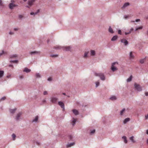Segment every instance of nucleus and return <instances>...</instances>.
I'll return each mask as SVG.
<instances>
[{
  "instance_id": "f257e3e1",
  "label": "nucleus",
  "mask_w": 148,
  "mask_h": 148,
  "mask_svg": "<svg viewBox=\"0 0 148 148\" xmlns=\"http://www.w3.org/2000/svg\"><path fill=\"white\" fill-rule=\"evenodd\" d=\"M95 76L99 77L103 81H104L105 79V77L103 73H95Z\"/></svg>"
},
{
  "instance_id": "f03ea898",
  "label": "nucleus",
  "mask_w": 148,
  "mask_h": 148,
  "mask_svg": "<svg viewBox=\"0 0 148 148\" xmlns=\"http://www.w3.org/2000/svg\"><path fill=\"white\" fill-rule=\"evenodd\" d=\"M118 64V63L117 62H114L112 63L111 67V69L113 72H114L117 70V68L115 66V65L116 64Z\"/></svg>"
},
{
  "instance_id": "7ed1b4c3",
  "label": "nucleus",
  "mask_w": 148,
  "mask_h": 148,
  "mask_svg": "<svg viewBox=\"0 0 148 148\" xmlns=\"http://www.w3.org/2000/svg\"><path fill=\"white\" fill-rule=\"evenodd\" d=\"M134 88L138 91H141L142 90V89L141 87L140 86V85L139 84H138L136 83H134Z\"/></svg>"
},
{
  "instance_id": "20e7f679",
  "label": "nucleus",
  "mask_w": 148,
  "mask_h": 148,
  "mask_svg": "<svg viewBox=\"0 0 148 148\" xmlns=\"http://www.w3.org/2000/svg\"><path fill=\"white\" fill-rule=\"evenodd\" d=\"M121 42L123 43L124 45L125 46H127L129 44V42L128 41L124 38L121 39Z\"/></svg>"
},
{
  "instance_id": "39448f33",
  "label": "nucleus",
  "mask_w": 148,
  "mask_h": 148,
  "mask_svg": "<svg viewBox=\"0 0 148 148\" xmlns=\"http://www.w3.org/2000/svg\"><path fill=\"white\" fill-rule=\"evenodd\" d=\"M18 6V5H17L15 4H9L8 5L9 8L11 10L13 9L14 8Z\"/></svg>"
},
{
  "instance_id": "423d86ee",
  "label": "nucleus",
  "mask_w": 148,
  "mask_h": 148,
  "mask_svg": "<svg viewBox=\"0 0 148 148\" xmlns=\"http://www.w3.org/2000/svg\"><path fill=\"white\" fill-rule=\"evenodd\" d=\"M22 115V113L21 112L17 114L16 116L15 119L16 121H18L20 120V117Z\"/></svg>"
},
{
  "instance_id": "0eeeda50",
  "label": "nucleus",
  "mask_w": 148,
  "mask_h": 148,
  "mask_svg": "<svg viewBox=\"0 0 148 148\" xmlns=\"http://www.w3.org/2000/svg\"><path fill=\"white\" fill-rule=\"evenodd\" d=\"M134 53V52L131 51L129 53V58L130 59L132 60L134 59L135 56L133 54V53Z\"/></svg>"
},
{
  "instance_id": "6e6552de",
  "label": "nucleus",
  "mask_w": 148,
  "mask_h": 148,
  "mask_svg": "<svg viewBox=\"0 0 148 148\" xmlns=\"http://www.w3.org/2000/svg\"><path fill=\"white\" fill-rule=\"evenodd\" d=\"M40 53V52L39 51H34L29 52V54H30L31 56L38 54Z\"/></svg>"
},
{
  "instance_id": "1a4fd4ad",
  "label": "nucleus",
  "mask_w": 148,
  "mask_h": 148,
  "mask_svg": "<svg viewBox=\"0 0 148 148\" xmlns=\"http://www.w3.org/2000/svg\"><path fill=\"white\" fill-rule=\"evenodd\" d=\"M58 100V98L56 97H53L51 98V101L53 103H56Z\"/></svg>"
},
{
  "instance_id": "9d476101",
  "label": "nucleus",
  "mask_w": 148,
  "mask_h": 148,
  "mask_svg": "<svg viewBox=\"0 0 148 148\" xmlns=\"http://www.w3.org/2000/svg\"><path fill=\"white\" fill-rule=\"evenodd\" d=\"M75 143L74 142L72 143H69L66 145V147H71V146L74 145H75Z\"/></svg>"
},
{
  "instance_id": "9b49d317",
  "label": "nucleus",
  "mask_w": 148,
  "mask_h": 148,
  "mask_svg": "<svg viewBox=\"0 0 148 148\" xmlns=\"http://www.w3.org/2000/svg\"><path fill=\"white\" fill-rule=\"evenodd\" d=\"M58 105L63 109H64V105L63 102L62 101H59L58 102Z\"/></svg>"
},
{
  "instance_id": "f8f14e48",
  "label": "nucleus",
  "mask_w": 148,
  "mask_h": 148,
  "mask_svg": "<svg viewBox=\"0 0 148 148\" xmlns=\"http://www.w3.org/2000/svg\"><path fill=\"white\" fill-rule=\"evenodd\" d=\"M68 139L69 141H74V136L72 135H69L68 136Z\"/></svg>"
},
{
  "instance_id": "ddd939ff",
  "label": "nucleus",
  "mask_w": 148,
  "mask_h": 148,
  "mask_svg": "<svg viewBox=\"0 0 148 148\" xmlns=\"http://www.w3.org/2000/svg\"><path fill=\"white\" fill-rule=\"evenodd\" d=\"M130 5V3L128 2H126L124 3L123 5L121 7V8L123 9L127 7Z\"/></svg>"
},
{
  "instance_id": "4468645a",
  "label": "nucleus",
  "mask_w": 148,
  "mask_h": 148,
  "mask_svg": "<svg viewBox=\"0 0 148 148\" xmlns=\"http://www.w3.org/2000/svg\"><path fill=\"white\" fill-rule=\"evenodd\" d=\"M35 1V0H29L28 1L27 3L29 5L32 6L33 5Z\"/></svg>"
},
{
  "instance_id": "2eb2a0df",
  "label": "nucleus",
  "mask_w": 148,
  "mask_h": 148,
  "mask_svg": "<svg viewBox=\"0 0 148 148\" xmlns=\"http://www.w3.org/2000/svg\"><path fill=\"white\" fill-rule=\"evenodd\" d=\"M108 31L110 33L112 34H114V32L110 26L109 27Z\"/></svg>"
},
{
  "instance_id": "dca6fc26",
  "label": "nucleus",
  "mask_w": 148,
  "mask_h": 148,
  "mask_svg": "<svg viewBox=\"0 0 148 148\" xmlns=\"http://www.w3.org/2000/svg\"><path fill=\"white\" fill-rule=\"evenodd\" d=\"M77 119L74 118H72V119L71 120V123L73 126L75 124Z\"/></svg>"
},
{
  "instance_id": "f3484780",
  "label": "nucleus",
  "mask_w": 148,
  "mask_h": 148,
  "mask_svg": "<svg viewBox=\"0 0 148 148\" xmlns=\"http://www.w3.org/2000/svg\"><path fill=\"white\" fill-rule=\"evenodd\" d=\"M71 47L70 46H66L63 47V49L66 51H70L71 49Z\"/></svg>"
},
{
  "instance_id": "a211bd4d",
  "label": "nucleus",
  "mask_w": 148,
  "mask_h": 148,
  "mask_svg": "<svg viewBox=\"0 0 148 148\" xmlns=\"http://www.w3.org/2000/svg\"><path fill=\"white\" fill-rule=\"evenodd\" d=\"M118 38V36L117 35L114 36L111 38V40L112 41H116Z\"/></svg>"
},
{
  "instance_id": "6ab92c4d",
  "label": "nucleus",
  "mask_w": 148,
  "mask_h": 148,
  "mask_svg": "<svg viewBox=\"0 0 148 148\" xmlns=\"http://www.w3.org/2000/svg\"><path fill=\"white\" fill-rule=\"evenodd\" d=\"M130 120V119L129 118H126L125 120L123 121V123L124 124H125L127 122L129 121Z\"/></svg>"
},
{
  "instance_id": "aec40b11",
  "label": "nucleus",
  "mask_w": 148,
  "mask_h": 148,
  "mask_svg": "<svg viewBox=\"0 0 148 148\" xmlns=\"http://www.w3.org/2000/svg\"><path fill=\"white\" fill-rule=\"evenodd\" d=\"M31 71L30 69H28L27 67H25L23 70L24 72H26L27 73H29Z\"/></svg>"
},
{
  "instance_id": "412c9836",
  "label": "nucleus",
  "mask_w": 148,
  "mask_h": 148,
  "mask_svg": "<svg viewBox=\"0 0 148 148\" xmlns=\"http://www.w3.org/2000/svg\"><path fill=\"white\" fill-rule=\"evenodd\" d=\"M72 111L73 113L75 115H77L79 114V112L77 110L75 109H73Z\"/></svg>"
},
{
  "instance_id": "4be33fe9",
  "label": "nucleus",
  "mask_w": 148,
  "mask_h": 148,
  "mask_svg": "<svg viewBox=\"0 0 148 148\" xmlns=\"http://www.w3.org/2000/svg\"><path fill=\"white\" fill-rule=\"evenodd\" d=\"M90 52V54L91 56H94L95 55V52L94 50H91Z\"/></svg>"
},
{
  "instance_id": "5701e85b",
  "label": "nucleus",
  "mask_w": 148,
  "mask_h": 148,
  "mask_svg": "<svg viewBox=\"0 0 148 148\" xmlns=\"http://www.w3.org/2000/svg\"><path fill=\"white\" fill-rule=\"evenodd\" d=\"M110 99L112 101H114L116 100L117 98L114 96H112L110 98Z\"/></svg>"
},
{
  "instance_id": "b1692460",
  "label": "nucleus",
  "mask_w": 148,
  "mask_h": 148,
  "mask_svg": "<svg viewBox=\"0 0 148 148\" xmlns=\"http://www.w3.org/2000/svg\"><path fill=\"white\" fill-rule=\"evenodd\" d=\"M38 116H37L35 117V118L33 119L32 122H36L38 121Z\"/></svg>"
},
{
  "instance_id": "393cba45",
  "label": "nucleus",
  "mask_w": 148,
  "mask_h": 148,
  "mask_svg": "<svg viewBox=\"0 0 148 148\" xmlns=\"http://www.w3.org/2000/svg\"><path fill=\"white\" fill-rule=\"evenodd\" d=\"M134 30V29L132 27L131 28L130 30L128 32H125V35H127L128 34H130L131 32Z\"/></svg>"
},
{
  "instance_id": "a878e982",
  "label": "nucleus",
  "mask_w": 148,
  "mask_h": 148,
  "mask_svg": "<svg viewBox=\"0 0 148 148\" xmlns=\"http://www.w3.org/2000/svg\"><path fill=\"white\" fill-rule=\"evenodd\" d=\"M122 138L124 142L125 143H127V138L126 136H123L122 137Z\"/></svg>"
},
{
  "instance_id": "bb28decb",
  "label": "nucleus",
  "mask_w": 148,
  "mask_h": 148,
  "mask_svg": "<svg viewBox=\"0 0 148 148\" xmlns=\"http://www.w3.org/2000/svg\"><path fill=\"white\" fill-rule=\"evenodd\" d=\"M17 57V55H16V54L11 55H10V56H9L10 58H16Z\"/></svg>"
},
{
  "instance_id": "cd10ccee",
  "label": "nucleus",
  "mask_w": 148,
  "mask_h": 148,
  "mask_svg": "<svg viewBox=\"0 0 148 148\" xmlns=\"http://www.w3.org/2000/svg\"><path fill=\"white\" fill-rule=\"evenodd\" d=\"M132 75L130 76L127 79V81L128 82H130L132 79Z\"/></svg>"
},
{
  "instance_id": "c85d7f7f",
  "label": "nucleus",
  "mask_w": 148,
  "mask_h": 148,
  "mask_svg": "<svg viewBox=\"0 0 148 148\" xmlns=\"http://www.w3.org/2000/svg\"><path fill=\"white\" fill-rule=\"evenodd\" d=\"M4 72L3 71H0V78L3 77Z\"/></svg>"
},
{
  "instance_id": "c756f323",
  "label": "nucleus",
  "mask_w": 148,
  "mask_h": 148,
  "mask_svg": "<svg viewBox=\"0 0 148 148\" xmlns=\"http://www.w3.org/2000/svg\"><path fill=\"white\" fill-rule=\"evenodd\" d=\"M134 137L133 136H131L130 138V139L131 141L133 143H134L135 141L134 140Z\"/></svg>"
},
{
  "instance_id": "7c9ffc66",
  "label": "nucleus",
  "mask_w": 148,
  "mask_h": 148,
  "mask_svg": "<svg viewBox=\"0 0 148 148\" xmlns=\"http://www.w3.org/2000/svg\"><path fill=\"white\" fill-rule=\"evenodd\" d=\"M35 76L36 78H40L41 77V75L39 73H36V74Z\"/></svg>"
},
{
  "instance_id": "2f4dec72",
  "label": "nucleus",
  "mask_w": 148,
  "mask_h": 148,
  "mask_svg": "<svg viewBox=\"0 0 148 148\" xmlns=\"http://www.w3.org/2000/svg\"><path fill=\"white\" fill-rule=\"evenodd\" d=\"M12 138L13 140H15V138L16 137V136L15 134H13L12 135Z\"/></svg>"
},
{
  "instance_id": "473e14b6",
  "label": "nucleus",
  "mask_w": 148,
  "mask_h": 148,
  "mask_svg": "<svg viewBox=\"0 0 148 148\" xmlns=\"http://www.w3.org/2000/svg\"><path fill=\"white\" fill-rule=\"evenodd\" d=\"M16 110V108L12 109H10V112L11 113H14Z\"/></svg>"
},
{
  "instance_id": "72a5a7b5",
  "label": "nucleus",
  "mask_w": 148,
  "mask_h": 148,
  "mask_svg": "<svg viewBox=\"0 0 148 148\" xmlns=\"http://www.w3.org/2000/svg\"><path fill=\"white\" fill-rule=\"evenodd\" d=\"M99 84H100V82H99V80L97 81L95 83V84H96L95 87H98L99 86Z\"/></svg>"
},
{
  "instance_id": "f704fd0d",
  "label": "nucleus",
  "mask_w": 148,
  "mask_h": 148,
  "mask_svg": "<svg viewBox=\"0 0 148 148\" xmlns=\"http://www.w3.org/2000/svg\"><path fill=\"white\" fill-rule=\"evenodd\" d=\"M89 52H85L84 53V58H86L88 56V54L89 53Z\"/></svg>"
},
{
  "instance_id": "c9c22d12",
  "label": "nucleus",
  "mask_w": 148,
  "mask_h": 148,
  "mask_svg": "<svg viewBox=\"0 0 148 148\" xmlns=\"http://www.w3.org/2000/svg\"><path fill=\"white\" fill-rule=\"evenodd\" d=\"M58 56V54H51L50 55V56L52 58L57 57Z\"/></svg>"
},
{
  "instance_id": "e433bc0d",
  "label": "nucleus",
  "mask_w": 148,
  "mask_h": 148,
  "mask_svg": "<svg viewBox=\"0 0 148 148\" xmlns=\"http://www.w3.org/2000/svg\"><path fill=\"white\" fill-rule=\"evenodd\" d=\"M10 63H17L18 62V60H10Z\"/></svg>"
},
{
  "instance_id": "4c0bfd02",
  "label": "nucleus",
  "mask_w": 148,
  "mask_h": 148,
  "mask_svg": "<svg viewBox=\"0 0 148 148\" xmlns=\"http://www.w3.org/2000/svg\"><path fill=\"white\" fill-rule=\"evenodd\" d=\"M143 28V27L142 26H140L136 28L135 29V31H136L138 29H142Z\"/></svg>"
},
{
  "instance_id": "58836bf2",
  "label": "nucleus",
  "mask_w": 148,
  "mask_h": 148,
  "mask_svg": "<svg viewBox=\"0 0 148 148\" xmlns=\"http://www.w3.org/2000/svg\"><path fill=\"white\" fill-rule=\"evenodd\" d=\"M95 129L93 130H91L90 132V135H92L94 133H95Z\"/></svg>"
},
{
  "instance_id": "ea45409f",
  "label": "nucleus",
  "mask_w": 148,
  "mask_h": 148,
  "mask_svg": "<svg viewBox=\"0 0 148 148\" xmlns=\"http://www.w3.org/2000/svg\"><path fill=\"white\" fill-rule=\"evenodd\" d=\"M125 108H123L121 110V115H123L124 112L125 111Z\"/></svg>"
},
{
  "instance_id": "a19ab883",
  "label": "nucleus",
  "mask_w": 148,
  "mask_h": 148,
  "mask_svg": "<svg viewBox=\"0 0 148 148\" xmlns=\"http://www.w3.org/2000/svg\"><path fill=\"white\" fill-rule=\"evenodd\" d=\"M140 19H136L135 21H131V22H132V23H134L135 22H139L140 21Z\"/></svg>"
},
{
  "instance_id": "79ce46f5",
  "label": "nucleus",
  "mask_w": 148,
  "mask_h": 148,
  "mask_svg": "<svg viewBox=\"0 0 148 148\" xmlns=\"http://www.w3.org/2000/svg\"><path fill=\"white\" fill-rule=\"evenodd\" d=\"M5 99H6V97H2L0 99V102L2 101H3V100H5Z\"/></svg>"
},
{
  "instance_id": "37998d69",
  "label": "nucleus",
  "mask_w": 148,
  "mask_h": 148,
  "mask_svg": "<svg viewBox=\"0 0 148 148\" xmlns=\"http://www.w3.org/2000/svg\"><path fill=\"white\" fill-rule=\"evenodd\" d=\"M140 62L141 64H143L144 62V59H142L140 60Z\"/></svg>"
},
{
  "instance_id": "c03bdc74",
  "label": "nucleus",
  "mask_w": 148,
  "mask_h": 148,
  "mask_svg": "<svg viewBox=\"0 0 148 148\" xmlns=\"http://www.w3.org/2000/svg\"><path fill=\"white\" fill-rule=\"evenodd\" d=\"M53 48L55 49H59L60 48V46H57L54 47Z\"/></svg>"
},
{
  "instance_id": "a18cd8bd",
  "label": "nucleus",
  "mask_w": 148,
  "mask_h": 148,
  "mask_svg": "<svg viewBox=\"0 0 148 148\" xmlns=\"http://www.w3.org/2000/svg\"><path fill=\"white\" fill-rule=\"evenodd\" d=\"M15 1L14 0H11L10 3L9 4H14Z\"/></svg>"
},
{
  "instance_id": "49530a36",
  "label": "nucleus",
  "mask_w": 148,
  "mask_h": 148,
  "mask_svg": "<svg viewBox=\"0 0 148 148\" xmlns=\"http://www.w3.org/2000/svg\"><path fill=\"white\" fill-rule=\"evenodd\" d=\"M48 94L47 92L46 91H45L43 92V95H47Z\"/></svg>"
},
{
  "instance_id": "de8ad7c7",
  "label": "nucleus",
  "mask_w": 148,
  "mask_h": 148,
  "mask_svg": "<svg viewBox=\"0 0 148 148\" xmlns=\"http://www.w3.org/2000/svg\"><path fill=\"white\" fill-rule=\"evenodd\" d=\"M40 11L39 10H38L37 12H34V15L37 14Z\"/></svg>"
},
{
  "instance_id": "09e8293b",
  "label": "nucleus",
  "mask_w": 148,
  "mask_h": 148,
  "mask_svg": "<svg viewBox=\"0 0 148 148\" xmlns=\"http://www.w3.org/2000/svg\"><path fill=\"white\" fill-rule=\"evenodd\" d=\"M5 53L4 51L3 50L1 53H0V57L3 54Z\"/></svg>"
},
{
  "instance_id": "8fccbe9b",
  "label": "nucleus",
  "mask_w": 148,
  "mask_h": 148,
  "mask_svg": "<svg viewBox=\"0 0 148 148\" xmlns=\"http://www.w3.org/2000/svg\"><path fill=\"white\" fill-rule=\"evenodd\" d=\"M52 80V78L51 77H49L48 78L47 80L49 81H51Z\"/></svg>"
},
{
  "instance_id": "3c124183",
  "label": "nucleus",
  "mask_w": 148,
  "mask_h": 148,
  "mask_svg": "<svg viewBox=\"0 0 148 148\" xmlns=\"http://www.w3.org/2000/svg\"><path fill=\"white\" fill-rule=\"evenodd\" d=\"M46 102V100L45 99H43V100H42V104H44Z\"/></svg>"
},
{
  "instance_id": "603ef678",
  "label": "nucleus",
  "mask_w": 148,
  "mask_h": 148,
  "mask_svg": "<svg viewBox=\"0 0 148 148\" xmlns=\"http://www.w3.org/2000/svg\"><path fill=\"white\" fill-rule=\"evenodd\" d=\"M3 5V3L1 0H0V5L2 6Z\"/></svg>"
},
{
  "instance_id": "864d4df0",
  "label": "nucleus",
  "mask_w": 148,
  "mask_h": 148,
  "mask_svg": "<svg viewBox=\"0 0 148 148\" xmlns=\"http://www.w3.org/2000/svg\"><path fill=\"white\" fill-rule=\"evenodd\" d=\"M9 34L10 35H13L14 34V32H10Z\"/></svg>"
},
{
  "instance_id": "5fc2aeb1",
  "label": "nucleus",
  "mask_w": 148,
  "mask_h": 148,
  "mask_svg": "<svg viewBox=\"0 0 148 148\" xmlns=\"http://www.w3.org/2000/svg\"><path fill=\"white\" fill-rule=\"evenodd\" d=\"M128 17V16L125 15L124 16V18L126 19Z\"/></svg>"
},
{
  "instance_id": "6e6d98bb",
  "label": "nucleus",
  "mask_w": 148,
  "mask_h": 148,
  "mask_svg": "<svg viewBox=\"0 0 148 148\" xmlns=\"http://www.w3.org/2000/svg\"><path fill=\"white\" fill-rule=\"evenodd\" d=\"M9 67H12L13 68H14V66H13V65L12 64H10L9 65Z\"/></svg>"
},
{
  "instance_id": "4d7b16f0",
  "label": "nucleus",
  "mask_w": 148,
  "mask_h": 148,
  "mask_svg": "<svg viewBox=\"0 0 148 148\" xmlns=\"http://www.w3.org/2000/svg\"><path fill=\"white\" fill-rule=\"evenodd\" d=\"M19 78L20 79H23V75L19 77Z\"/></svg>"
},
{
  "instance_id": "13d9d810",
  "label": "nucleus",
  "mask_w": 148,
  "mask_h": 148,
  "mask_svg": "<svg viewBox=\"0 0 148 148\" xmlns=\"http://www.w3.org/2000/svg\"><path fill=\"white\" fill-rule=\"evenodd\" d=\"M22 17H23V16H22V15H19V18H22Z\"/></svg>"
},
{
  "instance_id": "bf43d9fd",
  "label": "nucleus",
  "mask_w": 148,
  "mask_h": 148,
  "mask_svg": "<svg viewBox=\"0 0 148 148\" xmlns=\"http://www.w3.org/2000/svg\"><path fill=\"white\" fill-rule=\"evenodd\" d=\"M145 94L146 96H148V92H145Z\"/></svg>"
},
{
  "instance_id": "052dcab7",
  "label": "nucleus",
  "mask_w": 148,
  "mask_h": 148,
  "mask_svg": "<svg viewBox=\"0 0 148 148\" xmlns=\"http://www.w3.org/2000/svg\"><path fill=\"white\" fill-rule=\"evenodd\" d=\"M30 14L31 15H34V12H32L30 13Z\"/></svg>"
},
{
  "instance_id": "680f3d73",
  "label": "nucleus",
  "mask_w": 148,
  "mask_h": 148,
  "mask_svg": "<svg viewBox=\"0 0 148 148\" xmlns=\"http://www.w3.org/2000/svg\"><path fill=\"white\" fill-rule=\"evenodd\" d=\"M18 29L17 28H14V30L16 31H17L18 30Z\"/></svg>"
},
{
  "instance_id": "e2e57ef3",
  "label": "nucleus",
  "mask_w": 148,
  "mask_h": 148,
  "mask_svg": "<svg viewBox=\"0 0 148 148\" xmlns=\"http://www.w3.org/2000/svg\"><path fill=\"white\" fill-rule=\"evenodd\" d=\"M11 76V75H10L7 76V78H9Z\"/></svg>"
},
{
  "instance_id": "0e129e2a",
  "label": "nucleus",
  "mask_w": 148,
  "mask_h": 148,
  "mask_svg": "<svg viewBox=\"0 0 148 148\" xmlns=\"http://www.w3.org/2000/svg\"><path fill=\"white\" fill-rule=\"evenodd\" d=\"M118 33L119 34H120V30H119Z\"/></svg>"
},
{
  "instance_id": "69168bd1",
  "label": "nucleus",
  "mask_w": 148,
  "mask_h": 148,
  "mask_svg": "<svg viewBox=\"0 0 148 148\" xmlns=\"http://www.w3.org/2000/svg\"><path fill=\"white\" fill-rule=\"evenodd\" d=\"M146 34H147V35L148 36V29L147 31Z\"/></svg>"
},
{
  "instance_id": "338daca9",
  "label": "nucleus",
  "mask_w": 148,
  "mask_h": 148,
  "mask_svg": "<svg viewBox=\"0 0 148 148\" xmlns=\"http://www.w3.org/2000/svg\"><path fill=\"white\" fill-rule=\"evenodd\" d=\"M145 117L146 119H148V114H147V116H145Z\"/></svg>"
},
{
  "instance_id": "774afa93",
  "label": "nucleus",
  "mask_w": 148,
  "mask_h": 148,
  "mask_svg": "<svg viewBox=\"0 0 148 148\" xmlns=\"http://www.w3.org/2000/svg\"><path fill=\"white\" fill-rule=\"evenodd\" d=\"M146 133L147 134H148V130H146Z\"/></svg>"
}]
</instances>
